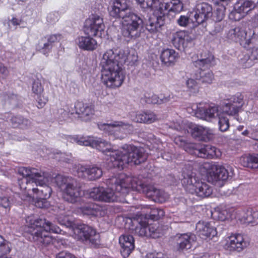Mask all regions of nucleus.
<instances>
[{
    "label": "nucleus",
    "mask_w": 258,
    "mask_h": 258,
    "mask_svg": "<svg viewBox=\"0 0 258 258\" xmlns=\"http://www.w3.org/2000/svg\"><path fill=\"white\" fill-rule=\"evenodd\" d=\"M130 57L123 50L109 49L103 54L100 62L101 80L107 87L115 89L122 85L125 78L122 66L131 62Z\"/></svg>",
    "instance_id": "nucleus-1"
},
{
    "label": "nucleus",
    "mask_w": 258,
    "mask_h": 258,
    "mask_svg": "<svg viewBox=\"0 0 258 258\" xmlns=\"http://www.w3.org/2000/svg\"><path fill=\"white\" fill-rule=\"evenodd\" d=\"M109 14L112 17L121 19L122 34L125 37L136 39L141 37L145 31L142 16L133 11L127 0H115Z\"/></svg>",
    "instance_id": "nucleus-2"
},
{
    "label": "nucleus",
    "mask_w": 258,
    "mask_h": 258,
    "mask_svg": "<svg viewBox=\"0 0 258 258\" xmlns=\"http://www.w3.org/2000/svg\"><path fill=\"white\" fill-rule=\"evenodd\" d=\"M133 177L120 174L112 177L106 181L107 187H95L88 190L89 198L94 200L105 202L120 201L119 198L128 194L132 189Z\"/></svg>",
    "instance_id": "nucleus-3"
},
{
    "label": "nucleus",
    "mask_w": 258,
    "mask_h": 258,
    "mask_svg": "<svg viewBox=\"0 0 258 258\" xmlns=\"http://www.w3.org/2000/svg\"><path fill=\"white\" fill-rule=\"evenodd\" d=\"M18 173L23 177L18 179L21 189L25 190L28 195L32 191L36 196L48 199L52 189L47 184V174L37 169L21 167L18 169Z\"/></svg>",
    "instance_id": "nucleus-4"
},
{
    "label": "nucleus",
    "mask_w": 258,
    "mask_h": 258,
    "mask_svg": "<svg viewBox=\"0 0 258 258\" xmlns=\"http://www.w3.org/2000/svg\"><path fill=\"white\" fill-rule=\"evenodd\" d=\"M181 177L182 185L187 192L202 198L208 197L212 194V187L196 177L190 164H185L182 168Z\"/></svg>",
    "instance_id": "nucleus-5"
},
{
    "label": "nucleus",
    "mask_w": 258,
    "mask_h": 258,
    "mask_svg": "<svg viewBox=\"0 0 258 258\" xmlns=\"http://www.w3.org/2000/svg\"><path fill=\"white\" fill-rule=\"evenodd\" d=\"M61 231L57 226L42 218L35 219L31 224L30 229L33 241L42 247L52 244L53 239L50 235L51 232L59 233Z\"/></svg>",
    "instance_id": "nucleus-6"
},
{
    "label": "nucleus",
    "mask_w": 258,
    "mask_h": 258,
    "mask_svg": "<svg viewBox=\"0 0 258 258\" xmlns=\"http://www.w3.org/2000/svg\"><path fill=\"white\" fill-rule=\"evenodd\" d=\"M71 141L79 145L91 146L102 152L107 156V164L110 168H114L120 150L114 149L108 142L96 137L75 136L71 138Z\"/></svg>",
    "instance_id": "nucleus-7"
},
{
    "label": "nucleus",
    "mask_w": 258,
    "mask_h": 258,
    "mask_svg": "<svg viewBox=\"0 0 258 258\" xmlns=\"http://www.w3.org/2000/svg\"><path fill=\"white\" fill-rule=\"evenodd\" d=\"M183 8V5L180 0H162L158 9L159 15L149 19V23L145 27V30L151 33L160 31L165 24L166 15L170 12L179 13Z\"/></svg>",
    "instance_id": "nucleus-8"
},
{
    "label": "nucleus",
    "mask_w": 258,
    "mask_h": 258,
    "mask_svg": "<svg viewBox=\"0 0 258 258\" xmlns=\"http://www.w3.org/2000/svg\"><path fill=\"white\" fill-rule=\"evenodd\" d=\"M114 168L122 169L123 166L129 163L139 165L144 162L147 159V154L144 149L128 145H123L120 150Z\"/></svg>",
    "instance_id": "nucleus-9"
},
{
    "label": "nucleus",
    "mask_w": 258,
    "mask_h": 258,
    "mask_svg": "<svg viewBox=\"0 0 258 258\" xmlns=\"http://www.w3.org/2000/svg\"><path fill=\"white\" fill-rule=\"evenodd\" d=\"M57 186L63 192V199L71 203L78 202L81 191L76 179L71 177L58 175L55 177Z\"/></svg>",
    "instance_id": "nucleus-10"
},
{
    "label": "nucleus",
    "mask_w": 258,
    "mask_h": 258,
    "mask_svg": "<svg viewBox=\"0 0 258 258\" xmlns=\"http://www.w3.org/2000/svg\"><path fill=\"white\" fill-rule=\"evenodd\" d=\"M100 130L108 134L116 139L122 140L127 134L133 133L134 127L132 125L121 121H113L111 123H100L98 124Z\"/></svg>",
    "instance_id": "nucleus-11"
},
{
    "label": "nucleus",
    "mask_w": 258,
    "mask_h": 258,
    "mask_svg": "<svg viewBox=\"0 0 258 258\" xmlns=\"http://www.w3.org/2000/svg\"><path fill=\"white\" fill-rule=\"evenodd\" d=\"M214 60V56L209 54L205 58L194 61V65L198 69L193 75V78L199 82L204 84H211L214 79L213 72L209 69Z\"/></svg>",
    "instance_id": "nucleus-12"
},
{
    "label": "nucleus",
    "mask_w": 258,
    "mask_h": 258,
    "mask_svg": "<svg viewBox=\"0 0 258 258\" xmlns=\"http://www.w3.org/2000/svg\"><path fill=\"white\" fill-rule=\"evenodd\" d=\"M132 189L142 192L153 201L161 203L169 198V195L164 190L157 189L153 185L139 182L135 177H133Z\"/></svg>",
    "instance_id": "nucleus-13"
},
{
    "label": "nucleus",
    "mask_w": 258,
    "mask_h": 258,
    "mask_svg": "<svg viewBox=\"0 0 258 258\" xmlns=\"http://www.w3.org/2000/svg\"><path fill=\"white\" fill-rule=\"evenodd\" d=\"M104 29L103 18L97 14L92 15L85 21L84 29L87 35L101 37Z\"/></svg>",
    "instance_id": "nucleus-14"
},
{
    "label": "nucleus",
    "mask_w": 258,
    "mask_h": 258,
    "mask_svg": "<svg viewBox=\"0 0 258 258\" xmlns=\"http://www.w3.org/2000/svg\"><path fill=\"white\" fill-rule=\"evenodd\" d=\"M208 179L209 182L213 184L219 185H222L221 181H224L231 178L234 172L231 167H228L225 169L223 166L220 165H213L212 167V171L209 173Z\"/></svg>",
    "instance_id": "nucleus-15"
},
{
    "label": "nucleus",
    "mask_w": 258,
    "mask_h": 258,
    "mask_svg": "<svg viewBox=\"0 0 258 258\" xmlns=\"http://www.w3.org/2000/svg\"><path fill=\"white\" fill-rule=\"evenodd\" d=\"M75 233L79 238L94 246L99 244V234L92 227L85 224L79 225L75 230Z\"/></svg>",
    "instance_id": "nucleus-16"
},
{
    "label": "nucleus",
    "mask_w": 258,
    "mask_h": 258,
    "mask_svg": "<svg viewBox=\"0 0 258 258\" xmlns=\"http://www.w3.org/2000/svg\"><path fill=\"white\" fill-rule=\"evenodd\" d=\"M61 35L54 34L41 38L36 45V49L43 54L48 56L52 49L59 43Z\"/></svg>",
    "instance_id": "nucleus-17"
},
{
    "label": "nucleus",
    "mask_w": 258,
    "mask_h": 258,
    "mask_svg": "<svg viewBox=\"0 0 258 258\" xmlns=\"http://www.w3.org/2000/svg\"><path fill=\"white\" fill-rule=\"evenodd\" d=\"M244 96L241 93H237L228 99V102L224 103L222 106L224 113L229 115L237 114L243 106Z\"/></svg>",
    "instance_id": "nucleus-18"
},
{
    "label": "nucleus",
    "mask_w": 258,
    "mask_h": 258,
    "mask_svg": "<svg viewBox=\"0 0 258 258\" xmlns=\"http://www.w3.org/2000/svg\"><path fill=\"white\" fill-rule=\"evenodd\" d=\"M213 16V8L207 3H201L196 5L194 15L195 21L198 25L211 18Z\"/></svg>",
    "instance_id": "nucleus-19"
},
{
    "label": "nucleus",
    "mask_w": 258,
    "mask_h": 258,
    "mask_svg": "<svg viewBox=\"0 0 258 258\" xmlns=\"http://www.w3.org/2000/svg\"><path fill=\"white\" fill-rule=\"evenodd\" d=\"M174 240L177 250L180 251L190 249L197 240V237L191 233L177 234Z\"/></svg>",
    "instance_id": "nucleus-20"
},
{
    "label": "nucleus",
    "mask_w": 258,
    "mask_h": 258,
    "mask_svg": "<svg viewBox=\"0 0 258 258\" xmlns=\"http://www.w3.org/2000/svg\"><path fill=\"white\" fill-rule=\"evenodd\" d=\"M196 114L198 117L210 121L219 116V106L214 103L205 104L198 108Z\"/></svg>",
    "instance_id": "nucleus-21"
},
{
    "label": "nucleus",
    "mask_w": 258,
    "mask_h": 258,
    "mask_svg": "<svg viewBox=\"0 0 258 258\" xmlns=\"http://www.w3.org/2000/svg\"><path fill=\"white\" fill-rule=\"evenodd\" d=\"M189 129L192 137L198 141L208 142L213 138V131L208 127L192 124Z\"/></svg>",
    "instance_id": "nucleus-22"
},
{
    "label": "nucleus",
    "mask_w": 258,
    "mask_h": 258,
    "mask_svg": "<svg viewBox=\"0 0 258 258\" xmlns=\"http://www.w3.org/2000/svg\"><path fill=\"white\" fill-rule=\"evenodd\" d=\"M244 236L239 233L233 234L228 237L226 246L229 251H241L248 245Z\"/></svg>",
    "instance_id": "nucleus-23"
},
{
    "label": "nucleus",
    "mask_w": 258,
    "mask_h": 258,
    "mask_svg": "<svg viewBox=\"0 0 258 258\" xmlns=\"http://www.w3.org/2000/svg\"><path fill=\"white\" fill-rule=\"evenodd\" d=\"M77 171L79 176L83 177L89 180L93 181L100 178L102 175V169L95 165L80 166Z\"/></svg>",
    "instance_id": "nucleus-24"
},
{
    "label": "nucleus",
    "mask_w": 258,
    "mask_h": 258,
    "mask_svg": "<svg viewBox=\"0 0 258 258\" xmlns=\"http://www.w3.org/2000/svg\"><path fill=\"white\" fill-rule=\"evenodd\" d=\"M227 36L233 41H239L241 44L243 43L249 45L250 43V37L247 36L245 29L240 26L230 29L227 34Z\"/></svg>",
    "instance_id": "nucleus-25"
},
{
    "label": "nucleus",
    "mask_w": 258,
    "mask_h": 258,
    "mask_svg": "<svg viewBox=\"0 0 258 258\" xmlns=\"http://www.w3.org/2000/svg\"><path fill=\"white\" fill-rule=\"evenodd\" d=\"M135 239L132 235H122L119 237L120 252L124 258L128 257L135 248Z\"/></svg>",
    "instance_id": "nucleus-26"
},
{
    "label": "nucleus",
    "mask_w": 258,
    "mask_h": 258,
    "mask_svg": "<svg viewBox=\"0 0 258 258\" xmlns=\"http://www.w3.org/2000/svg\"><path fill=\"white\" fill-rule=\"evenodd\" d=\"M258 5V0H239L234 5L233 14L245 16L248 12L254 9Z\"/></svg>",
    "instance_id": "nucleus-27"
},
{
    "label": "nucleus",
    "mask_w": 258,
    "mask_h": 258,
    "mask_svg": "<svg viewBox=\"0 0 258 258\" xmlns=\"http://www.w3.org/2000/svg\"><path fill=\"white\" fill-rule=\"evenodd\" d=\"M144 215L142 214L137 215L133 218L132 222L133 224L136 225L135 228V233L140 236H154L151 234L150 229H148V221L146 220H143Z\"/></svg>",
    "instance_id": "nucleus-28"
},
{
    "label": "nucleus",
    "mask_w": 258,
    "mask_h": 258,
    "mask_svg": "<svg viewBox=\"0 0 258 258\" xmlns=\"http://www.w3.org/2000/svg\"><path fill=\"white\" fill-rule=\"evenodd\" d=\"M191 40V38L184 31L174 34L171 40L173 46L180 50H183Z\"/></svg>",
    "instance_id": "nucleus-29"
},
{
    "label": "nucleus",
    "mask_w": 258,
    "mask_h": 258,
    "mask_svg": "<svg viewBox=\"0 0 258 258\" xmlns=\"http://www.w3.org/2000/svg\"><path fill=\"white\" fill-rule=\"evenodd\" d=\"M196 230L200 235L206 237H214L217 235L216 229L208 222L199 221L196 224Z\"/></svg>",
    "instance_id": "nucleus-30"
},
{
    "label": "nucleus",
    "mask_w": 258,
    "mask_h": 258,
    "mask_svg": "<svg viewBox=\"0 0 258 258\" xmlns=\"http://www.w3.org/2000/svg\"><path fill=\"white\" fill-rule=\"evenodd\" d=\"M243 224H258V211L256 209L249 208L243 211L239 218Z\"/></svg>",
    "instance_id": "nucleus-31"
},
{
    "label": "nucleus",
    "mask_w": 258,
    "mask_h": 258,
    "mask_svg": "<svg viewBox=\"0 0 258 258\" xmlns=\"http://www.w3.org/2000/svg\"><path fill=\"white\" fill-rule=\"evenodd\" d=\"M79 47L84 50H93L97 48V43L92 36H80L77 39Z\"/></svg>",
    "instance_id": "nucleus-32"
},
{
    "label": "nucleus",
    "mask_w": 258,
    "mask_h": 258,
    "mask_svg": "<svg viewBox=\"0 0 258 258\" xmlns=\"http://www.w3.org/2000/svg\"><path fill=\"white\" fill-rule=\"evenodd\" d=\"M220 155V151L210 145H204L198 150V156L201 158H214L219 157Z\"/></svg>",
    "instance_id": "nucleus-33"
},
{
    "label": "nucleus",
    "mask_w": 258,
    "mask_h": 258,
    "mask_svg": "<svg viewBox=\"0 0 258 258\" xmlns=\"http://www.w3.org/2000/svg\"><path fill=\"white\" fill-rule=\"evenodd\" d=\"M32 90L33 93L37 96L38 107H43L48 100L47 98L41 96V94L43 92V87L39 80H37L33 82Z\"/></svg>",
    "instance_id": "nucleus-34"
},
{
    "label": "nucleus",
    "mask_w": 258,
    "mask_h": 258,
    "mask_svg": "<svg viewBox=\"0 0 258 258\" xmlns=\"http://www.w3.org/2000/svg\"><path fill=\"white\" fill-rule=\"evenodd\" d=\"M177 58L178 53L172 49H164L160 55L161 61L167 66L174 64Z\"/></svg>",
    "instance_id": "nucleus-35"
},
{
    "label": "nucleus",
    "mask_w": 258,
    "mask_h": 258,
    "mask_svg": "<svg viewBox=\"0 0 258 258\" xmlns=\"http://www.w3.org/2000/svg\"><path fill=\"white\" fill-rule=\"evenodd\" d=\"M240 163L243 167L251 169H258V154H249L242 156Z\"/></svg>",
    "instance_id": "nucleus-36"
},
{
    "label": "nucleus",
    "mask_w": 258,
    "mask_h": 258,
    "mask_svg": "<svg viewBox=\"0 0 258 258\" xmlns=\"http://www.w3.org/2000/svg\"><path fill=\"white\" fill-rule=\"evenodd\" d=\"M157 119L155 114L150 111L137 113L135 117L136 122L145 123H151Z\"/></svg>",
    "instance_id": "nucleus-37"
},
{
    "label": "nucleus",
    "mask_w": 258,
    "mask_h": 258,
    "mask_svg": "<svg viewBox=\"0 0 258 258\" xmlns=\"http://www.w3.org/2000/svg\"><path fill=\"white\" fill-rule=\"evenodd\" d=\"M10 121L14 127H20L22 129L29 128L32 124L29 119L22 116H12Z\"/></svg>",
    "instance_id": "nucleus-38"
},
{
    "label": "nucleus",
    "mask_w": 258,
    "mask_h": 258,
    "mask_svg": "<svg viewBox=\"0 0 258 258\" xmlns=\"http://www.w3.org/2000/svg\"><path fill=\"white\" fill-rule=\"evenodd\" d=\"M82 211L85 214L94 216H101L102 212V207L94 203L85 205L83 207Z\"/></svg>",
    "instance_id": "nucleus-39"
},
{
    "label": "nucleus",
    "mask_w": 258,
    "mask_h": 258,
    "mask_svg": "<svg viewBox=\"0 0 258 258\" xmlns=\"http://www.w3.org/2000/svg\"><path fill=\"white\" fill-rule=\"evenodd\" d=\"M164 215V212L163 209L158 208H152L149 213H147L144 218L145 220L151 219L153 221H157L163 217Z\"/></svg>",
    "instance_id": "nucleus-40"
},
{
    "label": "nucleus",
    "mask_w": 258,
    "mask_h": 258,
    "mask_svg": "<svg viewBox=\"0 0 258 258\" xmlns=\"http://www.w3.org/2000/svg\"><path fill=\"white\" fill-rule=\"evenodd\" d=\"M226 8L223 6H219L214 12H213V21L216 22L221 21L225 17V11Z\"/></svg>",
    "instance_id": "nucleus-41"
},
{
    "label": "nucleus",
    "mask_w": 258,
    "mask_h": 258,
    "mask_svg": "<svg viewBox=\"0 0 258 258\" xmlns=\"http://www.w3.org/2000/svg\"><path fill=\"white\" fill-rule=\"evenodd\" d=\"M11 250L10 243L0 235V254H6L9 253Z\"/></svg>",
    "instance_id": "nucleus-42"
},
{
    "label": "nucleus",
    "mask_w": 258,
    "mask_h": 258,
    "mask_svg": "<svg viewBox=\"0 0 258 258\" xmlns=\"http://www.w3.org/2000/svg\"><path fill=\"white\" fill-rule=\"evenodd\" d=\"M33 198H35V205L39 208H45L48 207L49 204L47 201L48 199H44L43 197L33 195Z\"/></svg>",
    "instance_id": "nucleus-43"
},
{
    "label": "nucleus",
    "mask_w": 258,
    "mask_h": 258,
    "mask_svg": "<svg viewBox=\"0 0 258 258\" xmlns=\"http://www.w3.org/2000/svg\"><path fill=\"white\" fill-rule=\"evenodd\" d=\"M218 124L219 130L221 132H225L229 127V119L226 117H219Z\"/></svg>",
    "instance_id": "nucleus-44"
},
{
    "label": "nucleus",
    "mask_w": 258,
    "mask_h": 258,
    "mask_svg": "<svg viewBox=\"0 0 258 258\" xmlns=\"http://www.w3.org/2000/svg\"><path fill=\"white\" fill-rule=\"evenodd\" d=\"M239 61L241 66L245 68H249L253 65L252 60L251 59L250 55H244L242 58H240Z\"/></svg>",
    "instance_id": "nucleus-45"
},
{
    "label": "nucleus",
    "mask_w": 258,
    "mask_h": 258,
    "mask_svg": "<svg viewBox=\"0 0 258 258\" xmlns=\"http://www.w3.org/2000/svg\"><path fill=\"white\" fill-rule=\"evenodd\" d=\"M93 113V109L90 106L88 105V106L86 107V110L82 113V114H79V115L83 120L87 121L90 118Z\"/></svg>",
    "instance_id": "nucleus-46"
},
{
    "label": "nucleus",
    "mask_w": 258,
    "mask_h": 258,
    "mask_svg": "<svg viewBox=\"0 0 258 258\" xmlns=\"http://www.w3.org/2000/svg\"><path fill=\"white\" fill-rule=\"evenodd\" d=\"M57 221L60 225L67 227L73 226V223L68 216H59L57 218Z\"/></svg>",
    "instance_id": "nucleus-47"
},
{
    "label": "nucleus",
    "mask_w": 258,
    "mask_h": 258,
    "mask_svg": "<svg viewBox=\"0 0 258 258\" xmlns=\"http://www.w3.org/2000/svg\"><path fill=\"white\" fill-rule=\"evenodd\" d=\"M195 80L194 78V79H189L186 81L187 87L194 92H197L199 88L198 83Z\"/></svg>",
    "instance_id": "nucleus-48"
},
{
    "label": "nucleus",
    "mask_w": 258,
    "mask_h": 258,
    "mask_svg": "<svg viewBox=\"0 0 258 258\" xmlns=\"http://www.w3.org/2000/svg\"><path fill=\"white\" fill-rule=\"evenodd\" d=\"M144 101L148 104H159V96L156 95L151 96L145 95Z\"/></svg>",
    "instance_id": "nucleus-49"
},
{
    "label": "nucleus",
    "mask_w": 258,
    "mask_h": 258,
    "mask_svg": "<svg viewBox=\"0 0 258 258\" xmlns=\"http://www.w3.org/2000/svg\"><path fill=\"white\" fill-rule=\"evenodd\" d=\"M86 106H88V105L87 104H85L82 102H77L75 105L76 113L79 115L82 114V113H83L86 110Z\"/></svg>",
    "instance_id": "nucleus-50"
},
{
    "label": "nucleus",
    "mask_w": 258,
    "mask_h": 258,
    "mask_svg": "<svg viewBox=\"0 0 258 258\" xmlns=\"http://www.w3.org/2000/svg\"><path fill=\"white\" fill-rule=\"evenodd\" d=\"M177 24L182 27H186L189 23V18L187 16L181 15L177 20Z\"/></svg>",
    "instance_id": "nucleus-51"
},
{
    "label": "nucleus",
    "mask_w": 258,
    "mask_h": 258,
    "mask_svg": "<svg viewBox=\"0 0 258 258\" xmlns=\"http://www.w3.org/2000/svg\"><path fill=\"white\" fill-rule=\"evenodd\" d=\"M171 98H172V96L170 93L161 94L159 96V104L167 103L170 101Z\"/></svg>",
    "instance_id": "nucleus-52"
},
{
    "label": "nucleus",
    "mask_w": 258,
    "mask_h": 258,
    "mask_svg": "<svg viewBox=\"0 0 258 258\" xmlns=\"http://www.w3.org/2000/svg\"><path fill=\"white\" fill-rule=\"evenodd\" d=\"M141 8H151L154 0H135Z\"/></svg>",
    "instance_id": "nucleus-53"
},
{
    "label": "nucleus",
    "mask_w": 258,
    "mask_h": 258,
    "mask_svg": "<svg viewBox=\"0 0 258 258\" xmlns=\"http://www.w3.org/2000/svg\"><path fill=\"white\" fill-rule=\"evenodd\" d=\"M9 74V71L4 64L0 62V77L6 78Z\"/></svg>",
    "instance_id": "nucleus-54"
},
{
    "label": "nucleus",
    "mask_w": 258,
    "mask_h": 258,
    "mask_svg": "<svg viewBox=\"0 0 258 258\" xmlns=\"http://www.w3.org/2000/svg\"><path fill=\"white\" fill-rule=\"evenodd\" d=\"M10 201L7 197H0V205L5 208H8L10 207Z\"/></svg>",
    "instance_id": "nucleus-55"
},
{
    "label": "nucleus",
    "mask_w": 258,
    "mask_h": 258,
    "mask_svg": "<svg viewBox=\"0 0 258 258\" xmlns=\"http://www.w3.org/2000/svg\"><path fill=\"white\" fill-rule=\"evenodd\" d=\"M56 258H77L74 255L67 252H61L58 254Z\"/></svg>",
    "instance_id": "nucleus-56"
},
{
    "label": "nucleus",
    "mask_w": 258,
    "mask_h": 258,
    "mask_svg": "<svg viewBox=\"0 0 258 258\" xmlns=\"http://www.w3.org/2000/svg\"><path fill=\"white\" fill-rule=\"evenodd\" d=\"M250 56L252 60L258 61V47H254L252 49Z\"/></svg>",
    "instance_id": "nucleus-57"
},
{
    "label": "nucleus",
    "mask_w": 258,
    "mask_h": 258,
    "mask_svg": "<svg viewBox=\"0 0 258 258\" xmlns=\"http://www.w3.org/2000/svg\"><path fill=\"white\" fill-rule=\"evenodd\" d=\"M220 214L223 215V217L222 216H220V215L219 216V218L222 221H224L226 219H228L230 217L229 215L228 214L227 211H226V210H224V211H222L220 213Z\"/></svg>",
    "instance_id": "nucleus-58"
},
{
    "label": "nucleus",
    "mask_w": 258,
    "mask_h": 258,
    "mask_svg": "<svg viewBox=\"0 0 258 258\" xmlns=\"http://www.w3.org/2000/svg\"><path fill=\"white\" fill-rule=\"evenodd\" d=\"M150 229V231L151 232V234H152L154 236H150V237L155 238L157 237H158V235H157V233L156 232V229H155L154 227H151V226L149 225L148 224V229Z\"/></svg>",
    "instance_id": "nucleus-59"
},
{
    "label": "nucleus",
    "mask_w": 258,
    "mask_h": 258,
    "mask_svg": "<svg viewBox=\"0 0 258 258\" xmlns=\"http://www.w3.org/2000/svg\"><path fill=\"white\" fill-rule=\"evenodd\" d=\"M146 258H163V257L162 256V254L161 253H151L147 254L146 256Z\"/></svg>",
    "instance_id": "nucleus-60"
},
{
    "label": "nucleus",
    "mask_w": 258,
    "mask_h": 258,
    "mask_svg": "<svg viewBox=\"0 0 258 258\" xmlns=\"http://www.w3.org/2000/svg\"><path fill=\"white\" fill-rule=\"evenodd\" d=\"M237 135L241 139H242V137H241V136L244 137H249V132L247 130L245 129L243 131H242V132H241L240 133H239V134H237Z\"/></svg>",
    "instance_id": "nucleus-61"
},
{
    "label": "nucleus",
    "mask_w": 258,
    "mask_h": 258,
    "mask_svg": "<svg viewBox=\"0 0 258 258\" xmlns=\"http://www.w3.org/2000/svg\"><path fill=\"white\" fill-rule=\"evenodd\" d=\"M17 96L13 95L7 101L9 104H13L14 106L17 105Z\"/></svg>",
    "instance_id": "nucleus-62"
},
{
    "label": "nucleus",
    "mask_w": 258,
    "mask_h": 258,
    "mask_svg": "<svg viewBox=\"0 0 258 258\" xmlns=\"http://www.w3.org/2000/svg\"><path fill=\"white\" fill-rule=\"evenodd\" d=\"M175 143L179 146H183L185 144V141L181 137H177L175 139Z\"/></svg>",
    "instance_id": "nucleus-63"
},
{
    "label": "nucleus",
    "mask_w": 258,
    "mask_h": 258,
    "mask_svg": "<svg viewBox=\"0 0 258 258\" xmlns=\"http://www.w3.org/2000/svg\"><path fill=\"white\" fill-rule=\"evenodd\" d=\"M60 160L66 162H69L70 159L68 157V155H66L63 153H60Z\"/></svg>",
    "instance_id": "nucleus-64"
}]
</instances>
